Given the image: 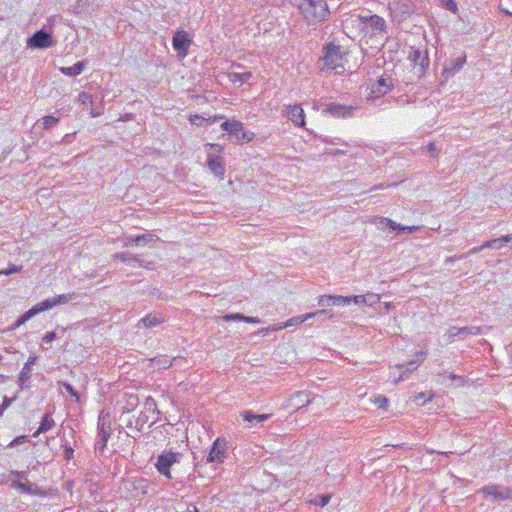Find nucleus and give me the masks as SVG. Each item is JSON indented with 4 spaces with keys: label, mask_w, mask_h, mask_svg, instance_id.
<instances>
[{
    "label": "nucleus",
    "mask_w": 512,
    "mask_h": 512,
    "mask_svg": "<svg viewBox=\"0 0 512 512\" xmlns=\"http://www.w3.org/2000/svg\"><path fill=\"white\" fill-rule=\"evenodd\" d=\"M465 63L466 55L458 57L450 65L444 67L443 75H445L446 77L455 75L464 67Z\"/></svg>",
    "instance_id": "23"
},
{
    "label": "nucleus",
    "mask_w": 512,
    "mask_h": 512,
    "mask_svg": "<svg viewBox=\"0 0 512 512\" xmlns=\"http://www.w3.org/2000/svg\"><path fill=\"white\" fill-rule=\"evenodd\" d=\"M449 379L455 382L456 386L461 387L465 384L466 380L463 376L456 375L454 373L449 374Z\"/></svg>",
    "instance_id": "45"
},
{
    "label": "nucleus",
    "mask_w": 512,
    "mask_h": 512,
    "mask_svg": "<svg viewBox=\"0 0 512 512\" xmlns=\"http://www.w3.org/2000/svg\"><path fill=\"white\" fill-rule=\"evenodd\" d=\"M323 52L322 61L325 67L331 70L343 67V53L340 46L329 43L323 48Z\"/></svg>",
    "instance_id": "5"
},
{
    "label": "nucleus",
    "mask_w": 512,
    "mask_h": 512,
    "mask_svg": "<svg viewBox=\"0 0 512 512\" xmlns=\"http://www.w3.org/2000/svg\"><path fill=\"white\" fill-rule=\"evenodd\" d=\"M410 58L414 64H419L422 67L424 66V63L428 61L427 57L422 55V53L418 50L413 51L410 55Z\"/></svg>",
    "instance_id": "35"
},
{
    "label": "nucleus",
    "mask_w": 512,
    "mask_h": 512,
    "mask_svg": "<svg viewBox=\"0 0 512 512\" xmlns=\"http://www.w3.org/2000/svg\"><path fill=\"white\" fill-rule=\"evenodd\" d=\"M54 44H55V42L52 38V35L43 29L35 32L27 40L28 47L37 48V49L49 48V47L54 46Z\"/></svg>",
    "instance_id": "11"
},
{
    "label": "nucleus",
    "mask_w": 512,
    "mask_h": 512,
    "mask_svg": "<svg viewBox=\"0 0 512 512\" xmlns=\"http://www.w3.org/2000/svg\"><path fill=\"white\" fill-rule=\"evenodd\" d=\"M299 9L308 24H317L329 15L328 5L324 0H301Z\"/></svg>",
    "instance_id": "1"
},
{
    "label": "nucleus",
    "mask_w": 512,
    "mask_h": 512,
    "mask_svg": "<svg viewBox=\"0 0 512 512\" xmlns=\"http://www.w3.org/2000/svg\"><path fill=\"white\" fill-rule=\"evenodd\" d=\"M330 499L331 496L329 494L322 495L321 497H319V501H315V504L324 507L329 503Z\"/></svg>",
    "instance_id": "54"
},
{
    "label": "nucleus",
    "mask_w": 512,
    "mask_h": 512,
    "mask_svg": "<svg viewBox=\"0 0 512 512\" xmlns=\"http://www.w3.org/2000/svg\"><path fill=\"white\" fill-rule=\"evenodd\" d=\"M364 25L365 15H351L343 21V29L349 37H363Z\"/></svg>",
    "instance_id": "9"
},
{
    "label": "nucleus",
    "mask_w": 512,
    "mask_h": 512,
    "mask_svg": "<svg viewBox=\"0 0 512 512\" xmlns=\"http://www.w3.org/2000/svg\"><path fill=\"white\" fill-rule=\"evenodd\" d=\"M11 487L17 489L21 493L29 494V495H35V496H45V492L42 491L40 488H38L37 485L26 482H20V481H12Z\"/></svg>",
    "instance_id": "18"
},
{
    "label": "nucleus",
    "mask_w": 512,
    "mask_h": 512,
    "mask_svg": "<svg viewBox=\"0 0 512 512\" xmlns=\"http://www.w3.org/2000/svg\"><path fill=\"white\" fill-rule=\"evenodd\" d=\"M36 358L35 357H29L28 361L23 366L20 375H19V382L20 385H22L24 382H26L30 376H31V366L34 364Z\"/></svg>",
    "instance_id": "31"
},
{
    "label": "nucleus",
    "mask_w": 512,
    "mask_h": 512,
    "mask_svg": "<svg viewBox=\"0 0 512 512\" xmlns=\"http://www.w3.org/2000/svg\"><path fill=\"white\" fill-rule=\"evenodd\" d=\"M78 101L83 105H92L93 97L91 94L83 91L78 95Z\"/></svg>",
    "instance_id": "36"
},
{
    "label": "nucleus",
    "mask_w": 512,
    "mask_h": 512,
    "mask_svg": "<svg viewBox=\"0 0 512 512\" xmlns=\"http://www.w3.org/2000/svg\"><path fill=\"white\" fill-rule=\"evenodd\" d=\"M479 334H481V328L477 326H465L461 328L453 326L446 331L444 337L449 343H451L456 338L464 340L468 336H476Z\"/></svg>",
    "instance_id": "10"
},
{
    "label": "nucleus",
    "mask_w": 512,
    "mask_h": 512,
    "mask_svg": "<svg viewBox=\"0 0 512 512\" xmlns=\"http://www.w3.org/2000/svg\"><path fill=\"white\" fill-rule=\"evenodd\" d=\"M442 6L448 9L449 11L456 13L458 8L457 4L454 0H441Z\"/></svg>",
    "instance_id": "44"
},
{
    "label": "nucleus",
    "mask_w": 512,
    "mask_h": 512,
    "mask_svg": "<svg viewBox=\"0 0 512 512\" xmlns=\"http://www.w3.org/2000/svg\"><path fill=\"white\" fill-rule=\"evenodd\" d=\"M233 124V120L232 121H224L222 124H221V129H223L224 131H226L228 134H229V129H231V126Z\"/></svg>",
    "instance_id": "62"
},
{
    "label": "nucleus",
    "mask_w": 512,
    "mask_h": 512,
    "mask_svg": "<svg viewBox=\"0 0 512 512\" xmlns=\"http://www.w3.org/2000/svg\"><path fill=\"white\" fill-rule=\"evenodd\" d=\"M20 270H21V266H16V265L11 264V265H9L8 268L0 270V275H10L13 273H18V272H20Z\"/></svg>",
    "instance_id": "46"
},
{
    "label": "nucleus",
    "mask_w": 512,
    "mask_h": 512,
    "mask_svg": "<svg viewBox=\"0 0 512 512\" xmlns=\"http://www.w3.org/2000/svg\"><path fill=\"white\" fill-rule=\"evenodd\" d=\"M145 412L147 413H152L154 414L156 412V403L155 401L151 398V397H148L146 399V402H145Z\"/></svg>",
    "instance_id": "42"
},
{
    "label": "nucleus",
    "mask_w": 512,
    "mask_h": 512,
    "mask_svg": "<svg viewBox=\"0 0 512 512\" xmlns=\"http://www.w3.org/2000/svg\"><path fill=\"white\" fill-rule=\"evenodd\" d=\"M62 386L66 390L67 393H69L72 397H75L77 401L79 400V394L78 392L70 385L69 383L63 382Z\"/></svg>",
    "instance_id": "51"
},
{
    "label": "nucleus",
    "mask_w": 512,
    "mask_h": 512,
    "mask_svg": "<svg viewBox=\"0 0 512 512\" xmlns=\"http://www.w3.org/2000/svg\"><path fill=\"white\" fill-rule=\"evenodd\" d=\"M189 120L193 125L196 126H202L205 123V118L198 114L191 115Z\"/></svg>",
    "instance_id": "50"
},
{
    "label": "nucleus",
    "mask_w": 512,
    "mask_h": 512,
    "mask_svg": "<svg viewBox=\"0 0 512 512\" xmlns=\"http://www.w3.org/2000/svg\"><path fill=\"white\" fill-rule=\"evenodd\" d=\"M352 302L351 296H334V304L333 305H348Z\"/></svg>",
    "instance_id": "39"
},
{
    "label": "nucleus",
    "mask_w": 512,
    "mask_h": 512,
    "mask_svg": "<svg viewBox=\"0 0 512 512\" xmlns=\"http://www.w3.org/2000/svg\"><path fill=\"white\" fill-rule=\"evenodd\" d=\"M138 404V398L136 396H129L127 406L123 409V412H129L133 410Z\"/></svg>",
    "instance_id": "41"
},
{
    "label": "nucleus",
    "mask_w": 512,
    "mask_h": 512,
    "mask_svg": "<svg viewBox=\"0 0 512 512\" xmlns=\"http://www.w3.org/2000/svg\"><path fill=\"white\" fill-rule=\"evenodd\" d=\"M478 492L483 493L486 497H490L495 501L507 500L512 496V491L509 488L498 484L484 486Z\"/></svg>",
    "instance_id": "12"
},
{
    "label": "nucleus",
    "mask_w": 512,
    "mask_h": 512,
    "mask_svg": "<svg viewBox=\"0 0 512 512\" xmlns=\"http://www.w3.org/2000/svg\"><path fill=\"white\" fill-rule=\"evenodd\" d=\"M150 415L147 412H141L138 418L135 421V428L140 431L144 427V425L149 421Z\"/></svg>",
    "instance_id": "33"
},
{
    "label": "nucleus",
    "mask_w": 512,
    "mask_h": 512,
    "mask_svg": "<svg viewBox=\"0 0 512 512\" xmlns=\"http://www.w3.org/2000/svg\"><path fill=\"white\" fill-rule=\"evenodd\" d=\"M320 306H331L334 304V296L333 295H322L318 301Z\"/></svg>",
    "instance_id": "40"
},
{
    "label": "nucleus",
    "mask_w": 512,
    "mask_h": 512,
    "mask_svg": "<svg viewBox=\"0 0 512 512\" xmlns=\"http://www.w3.org/2000/svg\"><path fill=\"white\" fill-rule=\"evenodd\" d=\"M77 298V294L75 292L61 294L53 298H48L40 302L42 309L48 311L58 305L67 304L68 302Z\"/></svg>",
    "instance_id": "15"
},
{
    "label": "nucleus",
    "mask_w": 512,
    "mask_h": 512,
    "mask_svg": "<svg viewBox=\"0 0 512 512\" xmlns=\"http://www.w3.org/2000/svg\"><path fill=\"white\" fill-rule=\"evenodd\" d=\"M287 118L297 126H304L305 124V113L300 105H289L286 108Z\"/></svg>",
    "instance_id": "17"
},
{
    "label": "nucleus",
    "mask_w": 512,
    "mask_h": 512,
    "mask_svg": "<svg viewBox=\"0 0 512 512\" xmlns=\"http://www.w3.org/2000/svg\"><path fill=\"white\" fill-rule=\"evenodd\" d=\"M480 251H481L480 246L473 247V248H471V249H470L466 254H463V255L458 256V257H457V259H464V258H466L467 256L474 255V254H476V253H478V252H480Z\"/></svg>",
    "instance_id": "55"
},
{
    "label": "nucleus",
    "mask_w": 512,
    "mask_h": 512,
    "mask_svg": "<svg viewBox=\"0 0 512 512\" xmlns=\"http://www.w3.org/2000/svg\"><path fill=\"white\" fill-rule=\"evenodd\" d=\"M227 457V441L223 437H218L212 444L207 456V463L222 464Z\"/></svg>",
    "instance_id": "7"
},
{
    "label": "nucleus",
    "mask_w": 512,
    "mask_h": 512,
    "mask_svg": "<svg viewBox=\"0 0 512 512\" xmlns=\"http://www.w3.org/2000/svg\"><path fill=\"white\" fill-rule=\"evenodd\" d=\"M164 320L165 318L161 314L149 313L139 321L138 325H143L145 328H153L163 323Z\"/></svg>",
    "instance_id": "24"
},
{
    "label": "nucleus",
    "mask_w": 512,
    "mask_h": 512,
    "mask_svg": "<svg viewBox=\"0 0 512 512\" xmlns=\"http://www.w3.org/2000/svg\"><path fill=\"white\" fill-rule=\"evenodd\" d=\"M363 37H377L384 36L386 33V21L384 18L374 14L365 15Z\"/></svg>",
    "instance_id": "4"
},
{
    "label": "nucleus",
    "mask_w": 512,
    "mask_h": 512,
    "mask_svg": "<svg viewBox=\"0 0 512 512\" xmlns=\"http://www.w3.org/2000/svg\"><path fill=\"white\" fill-rule=\"evenodd\" d=\"M153 238H154L153 234L147 233V234L135 236V237L131 238V240L133 241L134 245L140 246L143 243L152 241Z\"/></svg>",
    "instance_id": "34"
},
{
    "label": "nucleus",
    "mask_w": 512,
    "mask_h": 512,
    "mask_svg": "<svg viewBox=\"0 0 512 512\" xmlns=\"http://www.w3.org/2000/svg\"><path fill=\"white\" fill-rule=\"evenodd\" d=\"M243 319H244V315L240 314V313L226 314L225 316H223V320L226 321V322H230V321H243Z\"/></svg>",
    "instance_id": "47"
},
{
    "label": "nucleus",
    "mask_w": 512,
    "mask_h": 512,
    "mask_svg": "<svg viewBox=\"0 0 512 512\" xmlns=\"http://www.w3.org/2000/svg\"><path fill=\"white\" fill-rule=\"evenodd\" d=\"M310 394L306 391H297L289 399L288 407H293L296 410L311 403Z\"/></svg>",
    "instance_id": "19"
},
{
    "label": "nucleus",
    "mask_w": 512,
    "mask_h": 512,
    "mask_svg": "<svg viewBox=\"0 0 512 512\" xmlns=\"http://www.w3.org/2000/svg\"><path fill=\"white\" fill-rule=\"evenodd\" d=\"M491 242L494 243L493 244V249H496V250L501 249L503 247V245H504V243L501 240V237L496 238V239H492Z\"/></svg>",
    "instance_id": "58"
},
{
    "label": "nucleus",
    "mask_w": 512,
    "mask_h": 512,
    "mask_svg": "<svg viewBox=\"0 0 512 512\" xmlns=\"http://www.w3.org/2000/svg\"><path fill=\"white\" fill-rule=\"evenodd\" d=\"M351 297H352V302L357 305H368V300L365 295H356V296H351Z\"/></svg>",
    "instance_id": "52"
},
{
    "label": "nucleus",
    "mask_w": 512,
    "mask_h": 512,
    "mask_svg": "<svg viewBox=\"0 0 512 512\" xmlns=\"http://www.w3.org/2000/svg\"><path fill=\"white\" fill-rule=\"evenodd\" d=\"M376 404L379 405L381 408H385L387 406L388 400L385 397H379L376 401Z\"/></svg>",
    "instance_id": "61"
},
{
    "label": "nucleus",
    "mask_w": 512,
    "mask_h": 512,
    "mask_svg": "<svg viewBox=\"0 0 512 512\" xmlns=\"http://www.w3.org/2000/svg\"><path fill=\"white\" fill-rule=\"evenodd\" d=\"M426 356V351H417L415 353V359L410 360L407 363L397 364L392 367L390 371V377H393V383L398 384L401 381L407 380L413 371H415L422 364Z\"/></svg>",
    "instance_id": "2"
},
{
    "label": "nucleus",
    "mask_w": 512,
    "mask_h": 512,
    "mask_svg": "<svg viewBox=\"0 0 512 512\" xmlns=\"http://www.w3.org/2000/svg\"><path fill=\"white\" fill-rule=\"evenodd\" d=\"M243 322L258 324L261 322V320L257 317H248L244 315Z\"/></svg>",
    "instance_id": "60"
},
{
    "label": "nucleus",
    "mask_w": 512,
    "mask_h": 512,
    "mask_svg": "<svg viewBox=\"0 0 512 512\" xmlns=\"http://www.w3.org/2000/svg\"><path fill=\"white\" fill-rule=\"evenodd\" d=\"M224 116L223 115H215V116H212V117H209V118H205V123L207 125H210V124H213L215 123L216 121L220 120V119H223Z\"/></svg>",
    "instance_id": "57"
},
{
    "label": "nucleus",
    "mask_w": 512,
    "mask_h": 512,
    "mask_svg": "<svg viewBox=\"0 0 512 512\" xmlns=\"http://www.w3.org/2000/svg\"><path fill=\"white\" fill-rule=\"evenodd\" d=\"M57 338L56 332H48L43 338V342L50 343Z\"/></svg>",
    "instance_id": "56"
},
{
    "label": "nucleus",
    "mask_w": 512,
    "mask_h": 512,
    "mask_svg": "<svg viewBox=\"0 0 512 512\" xmlns=\"http://www.w3.org/2000/svg\"><path fill=\"white\" fill-rule=\"evenodd\" d=\"M12 474L20 479H25L27 477V471H12Z\"/></svg>",
    "instance_id": "63"
},
{
    "label": "nucleus",
    "mask_w": 512,
    "mask_h": 512,
    "mask_svg": "<svg viewBox=\"0 0 512 512\" xmlns=\"http://www.w3.org/2000/svg\"><path fill=\"white\" fill-rule=\"evenodd\" d=\"M42 312H44V310L42 309L40 303L34 305L32 308H30L28 311H26L21 317H19L14 322L11 329L15 330V329L19 328L20 326L25 324L28 320H30L31 318H33L34 316H36L37 314L42 313Z\"/></svg>",
    "instance_id": "21"
},
{
    "label": "nucleus",
    "mask_w": 512,
    "mask_h": 512,
    "mask_svg": "<svg viewBox=\"0 0 512 512\" xmlns=\"http://www.w3.org/2000/svg\"><path fill=\"white\" fill-rule=\"evenodd\" d=\"M112 434V418L108 411L102 410L98 418L97 446L103 450Z\"/></svg>",
    "instance_id": "3"
},
{
    "label": "nucleus",
    "mask_w": 512,
    "mask_h": 512,
    "mask_svg": "<svg viewBox=\"0 0 512 512\" xmlns=\"http://www.w3.org/2000/svg\"><path fill=\"white\" fill-rule=\"evenodd\" d=\"M85 69V63L79 61L70 67H60V72L69 77H75L80 75Z\"/></svg>",
    "instance_id": "26"
},
{
    "label": "nucleus",
    "mask_w": 512,
    "mask_h": 512,
    "mask_svg": "<svg viewBox=\"0 0 512 512\" xmlns=\"http://www.w3.org/2000/svg\"><path fill=\"white\" fill-rule=\"evenodd\" d=\"M181 454L172 451H163L157 458L155 464L158 472L164 475L166 478L171 479L170 468L175 463L180 461Z\"/></svg>",
    "instance_id": "6"
},
{
    "label": "nucleus",
    "mask_w": 512,
    "mask_h": 512,
    "mask_svg": "<svg viewBox=\"0 0 512 512\" xmlns=\"http://www.w3.org/2000/svg\"><path fill=\"white\" fill-rule=\"evenodd\" d=\"M113 257H114V259L125 262L128 265H131L133 267H137V266L141 267L142 266L141 261L135 255L128 253V252L116 253V254H114Z\"/></svg>",
    "instance_id": "25"
},
{
    "label": "nucleus",
    "mask_w": 512,
    "mask_h": 512,
    "mask_svg": "<svg viewBox=\"0 0 512 512\" xmlns=\"http://www.w3.org/2000/svg\"><path fill=\"white\" fill-rule=\"evenodd\" d=\"M312 318H315V314L306 313V314H302V315H298V316L289 318L286 322L280 323V326L282 327V329H285L288 327L300 325L303 322H305L309 319H312Z\"/></svg>",
    "instance_id": "27"
},
{
    "label": "nucleus",
    "mask_w": 512,
    "mask_h": 512,
    "mask_svg": "<svg viewBox=\"0 0 512 512\" xmlns=\"http://www.w3.org/2000/svg\"><path fill=\"white\" fill-rule=\"evenodd\" d=\"M63 448H64V458L66 461H69L71 460L73 457H74V449L68 445L67 443H65L63 445Z\"/></svg>",
    "instance_id": "49"
},
{
    "label": "nucleus",
    "mask_w": 512,
    "mask_h": 512,
    "mask_svg": "<svg viewBox=\"0 0 512 512\" xmlns=\"http://www.w3.org/2000/svg\"><path fill=\"white\" fill-rule=\"evenodd\" d=\"M393 86L392 79L389 76L382 75L371 86V96L378 98L387 94Z\"/></svg>",
    "instance_id": "14"
},
{
    "label": "nucleus",
    "mask_w": 512,
    "mask_h": 512,
    "mask_svg": "<svg viewBox=\"0 0 512 512\" xmlns=\"http://www.w3.org/2000/svg\"><path fill=\"white\" fill-rule=\"evenodd\" d=\"M252 77V73L251 72H245V73H230L229 74V79L231 82L233 83H248L249 80L251 79Z\"/></svg>",
    "instance_id": "32"
},
{
    "label": "nucleus",
    "mask_w": 512,
    "mask_h": 512,
    "mask_svg": "<svg viewBox=\"0 0 512 512\" xmlns=\"http://www.w3.org/2000/svg\"><path fill=\"white\" fill-rule=\"evenodd\" d=\"M25 440H26V436H18L9 444V446L12 447V446L22 444Z\"/></svg>",
    "instance_id": "59"
},
{
    "label": "nucleus",
    "mask_w": 512,
    "mask_h": 512,
    "mask_svg": "<svg viewBox=\"0 0 512 512\" xmlns=\"http://www.w3.org/2000/svg\"><path fill=\"white\" fill-rule=\"evenodd\" d=\"M419 229L418 226H403L398 223V227H395V231L403 232V233H413Z\"/></svg>",
    "instance_id": "43"
},
{
    "label": "nucleus",
    "mask_w": 512,
    "mask_h": 512,
    "mask_svg": "<svg viewBox=\"0 0 512 512\" xmlns=\"http://www.w3.org/2000/svg\"><path fill=\"white\" fill-rule=\"evenodd\" d=\"M240 416L248 423L246 427L251 428L258 423L268 420L271 414H254L251 410H244L240 413Z\"/></svg>",
    "instance_id": "20"
},
{
    "label": "nucleus",
    "mask_w": 512,
    "mask_h": 512,
    "mask_svg": "<svg viewBox=\"0 0 512 512\" xmlns=\"http://www.w3.org/2000/svg\"><path fill=\"white\" fill-rule=\"evenodd\" d=\"M501 240L504 244H511L512 246V234L501 236Z\"/></svg>",
    "instance_id": "64"
},
{
    "label": "nucleus",
    "mask_w": 512,
    "mask_h": 512,
    "mask_svg": "<svg viewBox=\"0 0 512 512\" xmlns=\"http://www.w3.org/2000/svg\"><path fill=\"white\" fill-rule=\"evenodd\" d=\"M208 146L214 150V153H208L207 166L215 176L222 178L225 173L224 162L219 155L215 154L220 153L222 151V147L217 144H208Z\"/></svg>",
    "instance_id": "8"
},
{
    "label": "nucleus",
    "mask_w": 512,
    "mask_h": 512,
    "mask_svg": "<svg viewBox=\"0 0 512 512\" xmlns=\"http://www.w3.org/2000/svg\"><path fill=\"white\" fill-rule=\"evenodd\" d=\"M15 398H9L5 396L3 398L2 404L0 405V417L3 415L4 411L11 406Z\"/></svg>",
    "instance_id": "48"
},
{
    "label": "nucleus",
    "mask_w": 512,
    "mask_h": 512,
    "mask_svg": "<svg viewBox=\"0 0 512 512\" xmlns=\"http://www.w3.org/2000/svg\"><path fill=\"white\" fill-rule=\"evenodd\" d=\"M191 44V40L186 31H177L172 39V46L179 55L184 58L187 55L188 48Z\"/></svg>",
    "instance_id": "13"
},
{
    "label": "nucleus",
    "mask_w": 512,
    "mask_h": 512,
    "mask_svg": "<svg viewBox=\"0 0 512 512\" xmlns=\"http://www.w3.org/2000/svg\"><path fill=\"white\" fill-rule=\"evenodd\" d=\"M176 361H178L177 358H170L166 355L154 357L153 359H151V362L155 367L163 369L171 367L173 363Z\"/></svg>",
    "instance_id": "30"
},
{
    "label": "nucleus",
    "mask_w": 512,
    "mask_h": 512,
    "mask_svg": "<svg viewBox=\"0 0 512 512\" xmlns=\"http://www.w3.org/2000/svg\"><path fill=\"white\" fill-rule=\"evenodd\" d=\"M229 136L241 142H250L253 139V133L245 131L244 125L237 120H233L231 129H229Z\"/></svg>",
    "instance_id": "16"
},
{
    "label": "nucleus",
    "mask_w": 512,
    "mask_h": 512,
    "mask_svg": "<svg viewBox=\"0 0 512 512\" xmlns=\"http://www.w3.org/2000/svg\"><path fill=\"white\" fill-rule=\"evenodd\" d=\"M278 330H282V327L280 326V324H277V325H271V326H268V327H265V328H261L257 334L258 335H261V336H266L268 335L269 333L271 332H274V331H278Z\"/></svg>",
    "instance_id": "37"
},
{
    "label": "nucleus",
    "mask_w": 512,
    "mask_h": 512,
    "mask_svg": "<svg viewBox=\"0 0 512 512\" xmlns=\"http://www.w3.org/2000/svg\"><path fill=\"white\" fill-rule=\"evenodd\" d=\"M374 224L376 225V227L379 229V230H387L389 229L390 231H395V227H398V223H396L395 221L389 219V218H385V217H377L374 219Z\"/></svg>",
    "instance_id": "28"
},
{
    "label": "nucleus",
    "mask_w": 512,
    "mask_h": 512,
    "mask_svg": "<svg viewBox=\"0 0 512 512\" xmlns=\"http://www.w3.org/2000/svg\"><path fill=\"white\" fill-rule=\"evenodd\" d=\"M326 111L334 117H350L352 115L353 108L351 106H345L340 104H330L327 106Z\"/></svg>",
    "instance_id": "22"
},
{
    "label": "nucleus",
    "mask_w": 512,
    "mask_h": 512,
    "mask_svg": "<svg viewBox=\"0 0 512 512\" xmlns=\"http://www.w3.org/2000/svg\"><path fill=\"white\" fill-rule=\"evenodd\" d=\"M58 118L54 117V116H45L43 118V127L45 129H49V128H52L54 127L57 123H58Z\"/></svg>",
    "instance_id": "38"
},
{
    "label": "nucleus",
    "mask_w": 512,
    "mask_h": 512,
    "mask_svg": "<svg viewBox=\"0 0 512 512\" xmlns=\"http://www.w3.org/2000/svg\"><path fill=\"white\" fill-rule=\"evenodd\" d=\"M366 297H367L369 306H373V305L379 303V301H380V296L378 294L372 293V294H368Z\"/></svg>",
    "instance_id": "53"
},
{
    "label": "nucleus",
    "mask_w": 512,
    "mask_h": 512,
    "mask_svg": "<svg viewBox=\"0 0 512 512\" xmlns=\"http://www.w3.org/2000/svg\"><path fill=\"white\" fill-rule=\"evenodd\" d=\"M55 426V421L51 417L50 414H45L41 420L40 426L37 431L33 434L34 437L38 436L40 433H45L51 430Z\"/></svg>",
    "instance_id": "29"
}]
</instances>
